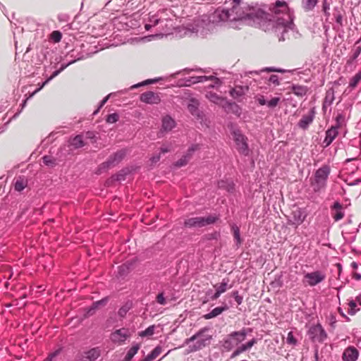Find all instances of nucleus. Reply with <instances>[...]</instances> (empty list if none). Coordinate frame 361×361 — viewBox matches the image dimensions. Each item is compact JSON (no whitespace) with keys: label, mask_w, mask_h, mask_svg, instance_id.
I'll use <instances>...</instances> for the list:
<instances>
[{"label":"nucleus","mask_w":361,"mask_h":361,"mask_svg":"<svg viewBox=\"0 0 361 361\" xmlns=\"http://www.w3.org/2000/svg\"><path fill=\"white\" fill-rule=\"evenodd\" d=\"M318 0H302V6L305 11L313 10L317 4Z\"/></svg>","instance_id":"31"},{"label":"nucleus","mask_w":361,"mask_h":361,"mask_svg":"<svg viewBox=\"0 0 361 361\" xmlns=\"http://www.w3.org/2000/svg\"><path fill=\"white\" fill-rule=\"evenodd\" d=\"M359 356L358 350L354 346H348L343 353V361H356Z\"/></svg>","instance_id":"21"},{"label":"nucleus","mask_w":361,"mask_h":361,"mask_svg":"<svg viewBox=\"0 0 361 361\" xmlns=\"http://www.w3.org/2000/svg\"><path fill=\"white\" fill-rule=\"evenodd\" d=\"M329 174L330 167L328 165H324L315 171L314 180L311 183L315 192H318L326 188Z\"/></svg>","instance_id":"4"},{"label":"nucleus","mask_w":361,"mask_h":361,"mask_svg":"<svg viewBox=\"0 0 361 361\" xmlns=\"http://www.w3.org/2000/svg\"><path fill=\"white\" fill-rule=\"evenodd\" d=\"M76 61L77 60H73V61H71L70 62H68V63L62 64L61 68L59 70L55 71L49 78H47L44 82H42L41 86L38 89H37L32 93V94H34L37 92L39 91L46 84H47L49 81H51L54 78L57 76L61 71H63L65 68H66L69 65L73 63Z\"/></svg>","instance_id":"22"},{"label":"nucleus","mask_w":361,"mask_h":361,"mask_svg":"<svg viewBox=\"0 0 361 361\" xmlns=\"http://www.w3.org/2000/svg\"><path fill=\"white\" fill-rule=\"evenodd\" d=\"M221 295V293L220 292H219L217 290H216V292L214 293V294L211 297L212 300H216L218 299L220 295Z\"/></svg>","instance_id":"63"},{"label":"nucleus","mask_w":361,"mask_h":361,"mask_svg":"<svg viewBox=\"0 0 361 361\" xmlns=\"http://www.w3.org/2000/svg\"><path fill=\"white\" fill-rule=\"evenodd\" d=\"M176 126L175 121L169 116L162 118L161 130L165 132L171 131Z\"/></svg>","instance_id":"25"},{"label":"nucleus","mask_w":361,"mask_h":361,"mask_svg":"<svg viewBox=\"0 0 361 361\" xmlns=\"http://www.w3.org/2000/svg\"><path fill=\"white\" fill-rule=\"evenodd\" d=\"M190 160H188L184 155L179 159L176 163L175 166L177 167H181L185 166Z\"/></svg>","instance_id":"51"},{"label":"nucleus","mask_w":361,"mask_h":361,"mask_svg":"<svg viewBox=\"0 0 361 361\" xmlns=\"http://www.w3.org/2000/svg\"><path fill=\"white\" fill-rule=\"evenodd\" d=\"M232 296L233 297L235 301L237 302L238 305H241L243 300V296L239 295L238 290H235L232 292Z\"/></svg>","instance_id":"50"},{"label":"nucleus","mask_w":361,"mask_h":361,"mask_svg":"<svg viewBox=\"0 0 361 361\" xmlns=\"http://www.w3.org/2000/svg\"><path fill=\"white\" fill-rule=\"evenodd\" d=\"M108 301L107 298H104L100 300L96 301L92 304V306L87 311V314H92L94 310L97 309L99 305H105Z\"/></svg>","instance_id":"38"},{"label":"nucleus","mask_w":361,"mask_h":361,"mask_svg":"<svg viewBox=\"0 0 361 361\" xmlns=\"http://www.w3.org/2000/svg\"><path fill=\"white\" fill-rule=\"evenodd\" d=\"M204 331H206V329H202L187 339L186 343L188 344L192 343V345H189L191 351L198 350L209 343L212 337L208 335H204Z\"/></svg>","instance_id":"6"},{"label":"nucleus","mask_w":361,"mask_h":361,"mask_svg":"<svg viewBox=\"0 0 361 361\" xmlns=\"http://www.w3.org/2000/svg\"><path fill=\"white\" fill-rule=\"evenodd\" d=\"M351 106H346L342 111H338L335 118V124L333 126L339 129L346 125L347 121L350 117Z\"/></svg>","instance_id":"12"},{"label":"nucleus","mask_w":361,"mask_h":361,"mask_svg":"<svg viewBox=\"0 0 361 361\" xmlns=\"http://www.w3.org/2000/svg\"><path fill=\"white\" fill-rule=\"evenodd\" d=\"M130 337L128 329L121 328L116 330L111 334V340L115 343L121 344L124 343Z\"/></svg>","instance_id":"13"},{"label":"nucleus","mask_w":361,"mask_h":361,"mask_svg":"<svg viewBox=\"0 0 361 361\" xmlns=\"http://www.w3.org/2000/svg\"><path fill=\"white\" fill-rule=\"evenodd\" d=\"M269 84H273L274 87L279 85V78L277 75H271L267 79Z\"/></svg>","instance_id":"45"},{"label":"nucleus","mask_w":361,"mask_h":361,"mask_svg":"<svg viewBox=\"0 0 361 361\" xmlns=\"http://www.w3.org/2000/svg\"><path fill=\"white\" fill-rule=\"evenodd\" d=\"M231 230L233 233V238L235 241L236 246L239 247L242 243V239L240 238V228L237 225L233 224L231 226Z\"/></svg>","instance_id":"29"},{"label":"nucleus","mask_w":361,"mask_h":361,"mask_svg":"<svg viewBox=\"0 0 361 361\" xmlns=\"http://www.w3.org/2000/svg\"><path fill=\"white\" fill-rule=\"evenodd\" d=\"M111 95V94H108L100 102L97 109L95 110L93 113L94 115L97 114L99 112V109L106 103Z\"/></svg>","instance_id":"54"},{"label":"nucleus","mask_w":361,"mask_h":361,"mask_svg":"<svg viewBox=\"0 0 361 361\" xmlns=\"http://www.w3.org/2000/svg\"><path fill=\"white\" fill-rule=\"evenodd\" d=\"M27 185V180H24L23 178H18L16 180L14 184V189L15 190L18 192L22 191L23 189L26 188Z\"/></svg>","instance_id":"35"},{"label":"nucleus","mask_w":361,"mask_h":361,"mask_svg":"<svg viewBox=\"0 0 361 361\" xmlns=\"http://www.w3.org/2000/svg\"><path fill=\"white\" fill-rule=\"evenodd\" d=\"M271 16L257 6L233 4L231 9L216 10L220 21L245 20L252 26H258L264 31L271 29L279 41L285 40V34L294 27V16L285 1H276L270 8Z\"/></svg>","instance_id":"1"},{"label":"nucleus","mask_w":361,"mask_h":361,"mask_svg":"<svg viewBox=\"0 0 361 361\" xmlns=\"http://www.w3.org/2000/svg\"><path fill=\"white\" fill-rule=\"evenodd\" d=\"M280 98L279 97H274L271 99H270L269 102H267V106L271 109L275 108L279 103Z\"/></svg>","instance_id":"48"},{"label":"nucleus","mask_w":361,"mask_h":361,"mask_svg":"<svg viewBox=\"0 0 361 361\" xmlns=\"http://www.w3.org/2000/svg\"><path fill=\"white\" fill-rule=\"evenodd\" d=\"M126 155V149H122L117 151L111 155L106 161L102 163L97 169L95 173L99 175L106 171L109 169L117 166L124 159Z\"/></svg>","instance_id":"5"},{"label":"nucleus","mask_w":361,"mask_h":361,"mask_svg":"<svg viewBox=\"0 0 361 361\" xmlns=\"http://www.w3.org/2000/svg\"><path fill=\"white\" fill-rule=\"evenodd\" d=\"M119 116L116 113L109 114L106 118L108 123H114L118 121Z\"/></svg>","instance_id":"44"},{"label":"nucleus","mask_w":361,"mask_h":361,"mask_svg":"<svg viewBox=\"0 0 361 361\" xmlns=\"http://www.w3.org/2000/svg\"><path fill=\"white\" fill-rule=\"evenodd\" d=\"M171 150V144L167 145H163L160 148V153L164 154L170 152Z\"/></svg>","instance_id":"59"},{"label":"nucleus","mask_w":361,"mask_h":361,"mask_svg":"<svg viewBox=\"0 0 361 361\" xmlns=\"http://www.w3.org/2000/svg\"><path fill=\"white\" fill-rule=\"evenodd\" d=\"M292 92L297 96H305L307 92V87L303 85H293L291 87Z\"/></svg>","instance_id":"28"},{"label":"nucleus","mask_w":361,"mask_h":361,"mask_svg":"<svg viewBox=\"0 0 361 361\" xmlns=\"http://www.w3.org/2000/svg\"><path fill=\"white\" fill-rule=\"evenodd\" d=\"M306 214L302 211L301 209H298L292 213V219L288 220V224L294 226L297 228L302 224L305 220Z\"/></svg>","instance_id":"18"},{"label":"nucleus","mask_w":361,"mask_h":361,"mask_svg":"<svg viewBox=\"0 0 361 361\" xmlns=\"http://www.w3.org/2000/svg\"><path fill=\"white\" fill-rule=\"evenodd\" d=\"M331 215L335 221L341 220L345 216L344 207L339 202L336 201L330 207Z\"/></svg>","instance_id":"17"},{"label":"nucleus","mask_w":361,"mask_h":361,"mask_svg":"<svg viewBox=\"0 0 361 361\" xmlns=\"http://www.w3.org/2000/svg\"><path fill=\"white\" fill-rule=\"evenodd\" d=\"M207 80L214 81V83L209 85V87H214L215 86H219L221 84L219 79L215 76L201 75V76H192V77H190V78H187L185 80V85L188 86V85H190L191 84L203 82Z\"/></svg>","instance_id":"11"},{"label":"nucleus","mask_w":361,"mask_h":361,"mask_svg":"<svg viewBox=\"0 0 361 361\" xmlns=\"http://www.w3.org/2000/svg\"><path fill=\"white\" fill-rule=\"evenodd\" d=\"M252 331V329L250 328H243L240 331L231 332L224 340L222 345L225 349L231 350L237 347L233 352L231 356V358H234L240 353L248 350L257 343V339L252 338L247 343L238 346L239 344L245 340L247 334Z\"/></svg>","instance_id":"2"},{"label":"nucleus","mask_w":361,"mask_h":361,"mask_svg":"<svg viewBox=\"0 0 361 361\" xmlns=\"http://www.w3.org/2000/svg\"><path fill=\"white\" fill-rule=\"evenodd\" d=\"M62 38V34L60 31L56 30L51 32V39L54 42H59L61 41Z\"/></svg>","instance_id":"46"},{"label":"nucleus","mask_w":361,"mask_h":361,"mask_svg":"<svg viewBox=\"0 0 361 361\" xmlns=\"http://www.w3.org/2000/svg\"><path fill=\"white\" fill-rule=\"evenodd\" d=\"M361 81V71L357 73L353 78H350L348 87L350 89H355L358 83Z\"/></svg>","instance_id":"33"},{"label":"nucleus","mask_w":361,"mask_h":361,"mask_svg":"<svg viewBox=\"0 0 361 361\" xmlns=\"http://www.w3.org/2000/svg\"><path fill=\"white\" fill-rule=\"evenodd\" d=\"M207 98L211 101L212 102L221 105L222 106L225 107L224 103L229 106H235L236 109H238V106L235 104V103L227 102L224 98L219 96L217 94L214 92H207L206 94Z\"/></svg>","instance_id":"16"},{"label":"nucleus","mask_w":361,"mask_h":361,"mask_svg":"<svg viewBox=\"0 0 361 361\" xmlns=\"http://www.w3.org/2000/svg\"><path fill=\"white\" fill-rule=\"evenodd\" d=\"M200 148V145L198 144H193L192 145L186 152V153L184 154V156L188 159L190 160L194 154V153L199 150Z\"/></svg>","instance_id":"37"},{"label":"nucleus","mask_w":361,"mask_h":361,"mask_svg":"<svg viewBox=\"0 0 361 361\" xmlns=\"http://www.w3.org/2000/svg\"><path fill=\"white\" fill-rule=\"evenodd\" d=\"M231 133L238 152L240 154L248 156L250 153V149L247 137L242 134L240 130L238 129L233 130Z\"/></svg>","instance_id":"8"},{"label":"nucleus","mask_w":361,"mask_h":361,"mask_svg":"<svg viewBox=\"0 0 361 361\" xmlns=\"http://www.w3.org/2000/svg\"><path fill=\"white\" fill-rule=\"evenodd\" d=\"M101 355V350L99 347L93 348L84 353L83 357L89 361H94Z\"/></svg>","instance_id":"24"},{"label":"nucleus","mask_w":361,"mask_h":361,"mask_svg":"<svg viewBox=\"0 0 361 361\" xmlns=\"http://www.w3.org/2000/svg\"><path fill=\"white\" fill-rule=\"evenodd\" d=\"M228 309V307L226 305L222 307H215L210 312L204 315V318L206 319H210L212 318L216 317L221 314L223 312L227 310Z\"/></svg>","instance_id":"26"},{"label":"nucleus","mask_w":361,"mask_h":361,"mask_svg":"<svg viewBox=\"0 0 361 361\" xmlns=\"http://www.w3.org/2000/svg\"><path fill=\"white\" fill-rule=\"evenodd\" d=\"M228 282V279H224L219 285L216 284L214 286V288L222 294L226 291Z\"/></svg>","instance_id":"34"},{"label":"nucleus","mask_w":361,"mask_h":361,"mask_svg":"<svg viewBox=\"0 0 361 361\" xmlns=\"http://www.w3.org/2000/svg\"><path fill=\"white\" fill-rule=\"evenodd\" d=\"M360 54H361V47L360 46L355 47V49H353V52L350 57V60L352 61H355L360 56Z\"/></svg>","instance_id":"52"},{"label":"nucleus","mask_w":361,"mask_h":361,"mask_svg":"<svg viewBox=\"0 0 361 361\" xmlns=\"http://www.w3.org/2000/svg\"><path fill=\"white\" fill-rule=\"evenodd\" d=\"M256 99L258 102V103L262 106L266 105L267 104V102L266 101L263 95L257 96Z\"/></svg>","instance_id":"58"},{"label":"nucleus","mask_w":361,"mask_h":361,"mask_svg":"<svg viewBox=\"0 0 361 361\" xmlns=\"http://www.w3.org/2000/svg\"><path fill=\"white\" fill-rule=\"evenodd\" d=\"M155 328V325H151L145 330L139 332V336L142 338L151 336L154 334Z\"/></svg>","instance_id":"40"},{"label":"nucleus","mask_w":361,"mask_h":361,"mask_svg":"<svg viewBox=\"0 0 361 361\" xmlns=\"http://www.w3.org/2000/svg\"><path fill=\"white\" fill-rule=\"evenodd\" d=\"M307 335L313 343H322L327 338V334L319 323L311 326L307 331Z\"/></svg>","instance_id":"10"},{"label":"nucleus","mask_w":361,"mask_h":361,"mask_svg":"<svg viewBox=\"0 0 361 361\" xmlns=\"http://www.w3.org/2000/svg\"><path fill=\"white\" fill-rule=\"evenodd\" d=\"M70 145L73 146L75 149L82 147L85 145L83 141V136L82 135H78L73 138L69 140Z\"/></svg>","instance_id":"27"},{"label":"nucleus","mask_w":361,"mask_h":361,"mask_svg":"<svg viewBox=\"0 0 361 361\" xmlns=\"http://www.w3.org/2000/svg\"><path fill=\"white\" fill-rule=\"evenodd\" d=\"M244 94V91L241 87L232 88L230 90V95L234 99H238Z\"/></svg>","instance_id":"41"},{"label":"nucleus","mask_w":361,"mask_h":361,"mask_svg":"<svg viewBox=\"0 0 361 361\" xmlns=\"http://www.w3.org/2000/svg\"><path fill=\"white\" fill-rule=\"evenodd\" d=\"M262 71H267V72H284L282 69H278L274 67H268L262 70Z\"/></svg>","instance_id":"60"},{"label":"nucleus","mask_w":361,"mask_h":361,"mask_svg":"<svg viewBox=\"0 0 361 361\" xmlns=\"http://www.w3.org/2000/svg\"><path fill=\"white\" fill-rule=\"evenodd\" d=\"M129 310L130 307L128 305H126L118 310V314L121 317H124Z\"/></svg>","instance_id":"53"},{"label":"nucleus","mask_w":361,"mask_h":361,"mask_svg":"<svg viewBox=\"0 0 361 361\" xmlns=\"http://www.w3.org/2000/svg\"><path fill=\"white\" fill-rule=\"evenodd\" d=\"M140 101L146 104H157L160 103L161 98L159 94L152 91H147L141 94Z\"/></svg>","instance_id":"15"},{"label":"nucleus","mask_w":361,"mask_h":361,"mask_svg":"<svg viewBox=\"0 0 361 361\" xmlns=\"http://www.w3.org/2000/svg\"><path fill=\"white\" fill-rule=\"evenodd\" d=\"M161 348L159 346L156 347L145 358L143 361H152V360L156 359L161 353Z\"/></svg>","instance_id":"36"},{"label":"nucleus","mask_w":361,"mask_h":361,"mask_svg":"<svg viewBox=\"0 0 361 361\" xmlns=\"http://www.w3.org/2000/svg\"><path fill=\"white\" fill-rule=\"evenodd\" d=\"M326 279V274L324 271L317 270L311 272H305L302 280V285L307 286H316L323 282Z\"/></svg>","instance_id":"7"},{"label":"nucleus","mask_w":361,"mask_h":361,"mask_svg":"<svg viewBox=\"0 0 361 361\" xmlns=\"http://www.w3.org/2000/svg\"><path fill=\"white\" fill-rule=\"evenodd\" d=\"M199 102L195 99H191L188 105V109L190 113L197 118H201V112L199 110Z\"/></svg>","instance_id":"23"},{"label":"nucleus","mask_w":361,"mask_h":361,"mask_svg":"<svg viewBox=\"0 0 361 361\" xmlns=\"http://www.w3.org/2000/svg\"><path fill=\"white\" fill-rule=\"evenodd\" d=\"M61 348H59L58 349L55 350L54 352L49 354L48 357L44 361H52L58 355H59L62 351Z\"/></svg>","instance_id":"47"},{"label":"nucleus","mask_w":361,"mask_h":361,"mask_svg":"<svg viewBox=\"0 0 361 361\" xmlns=\"http://www.w3.org/2000/svg\"><path fill=\"white\" fill-rule=\"evenodd\" d=\"M349 305V310L348 311V313L350 315H353L355 314L360 309L359 308H357V302L356 301L352 300L349 302L348 303Z\"/></svg>","instance_id":"42"},{"label":"nucleus","mask_w":361,"mask_h":361,"mask_svg":"<svg viewBox=\"0 0 361 361\" xmlns=\"http://www.w3.org/2000/svg\"><path fill=\"white\" fill-rule=\"evenodd\" d=\"M156 300L159 304L162 305H164L166 303V299L164 298L163 293H160L157 295Z\"/></svg>","instance_id":"56"},{"label":"nucleus","mask_w":361,"mask_h":361,"mask_svg":"<svg viewBox=\"0 0 361 361\" xmlns=\"http://www.w3.org/2000/svg\"><path fill=\"white\" fill-rule=\"evenodd\" d=\"M323 11L324 12V14L326 17H329L330 16V13H329V4H327V2L325 1L324 3H323Z\"/></svg>","instance_id":"57"},{"label":"nucleus","mask_w":361,"mask_h":361,"mask_svg":"<svg viewBox=\"0 0 361 361\" xmlns=\"http://www.w3.org/2000/svg\"><path fill=\"white\" fill-rule=\"evenodd\" d=\"M335 100V90L330 87L326 92L322 104V111L325 113L329 107H331Z\"/></svg>","instance_id":"20"},{"label":"nucleus","mask_w":361,"mask_h":361,"mask_svg":"<svg viewBox=\"0 0 361 361\" xmlns=\"http://www.w3.org/2000/svg\"><path fill=\"white\" fill-rule=\"evenodd\" d=\"M286 343L289 345H295L297 343V341L293 335V333L292 331H290L288 334L287 338H286Z\"/></svg>","instance_id":"49"},{"label":"nucleus","mask_w":361,"mask_h":361,"mask_svg":"<svg viewBox=\"0 0 361 361\" xmlns=\"http://www.w3.org/2000/svg\"><path fill=\"white\" fill-rule=\"evenodd\" d=\"M58 19L61 22H66L68 20V16L66 14H59L58 16Z\"/></svg>","instance_id":"61"},{"label":"nucleus","mask_w":361,"mask_h":361,"mask_svg":"<svg viewBox=\"0 0 361 361\" xmlns=\"http://www.w3.org/2000/svg\"><path fill=\"white\" fill-rule=\"evenodd\" d=\"M42 160L44 164L48 166H54L56 164L55 159H53L51 156H44L42 157Z\"/></svg>","instance_id":"43"},{"label":"nucleus","mask_w":361,"mask_h":361,"mask_svg":"<svg viewBox=\"0 0 361 361\" xmlns=\"http://www.w3.org/2000/svg\"><path fill=\"white\" fill-rule=\"evenodd\" d=\"M175 15L170 8H163L154 13H149L145 24L146 30L157 27V31L160 32H170L174 27L173 18Z\"/></svg>","instance_id":"3"},{"label":"nucleus","mask_w":361,"mask_h":361,"mask_svg":"<svg viewBox=\"0 0 361 361\" xmlns=\"http://www.w3.org/2000/svg\"><path fill=\"white\" fill-rule=\"evenodd\" d=\"M133 266V262L128 261L118 267V273L121 276L125 275Z\"/></svg>","instance_id":"39"},{"label":"nucleus","mask_w":361,"mask_h":361,"mask_svg":"<svg viewBox=\"0 0 361 361\" xmlns=\"http://www.w3.org/2000/svg\"><path fill=\"white\" fill-rule=\"evenodd\" d=\"M334 17L336 23L339 27L343 26V13L339 8H335L334 10Z\"/></svg>","instance_id":"30"},{"label":"nucleus","mask_w":361,"mask_h":361,"mask_svg":"<svg viewBox=\"0 0 361 361\" xmlns=\"http://www.w3.org/2000/svg\"><path fill=\"white\" fill-rule=\"evenodd\" d=\"M338 135V129L331 126L325 133V137L322 142L324 147H329Z\"/></svg>","instance_id":"19"},{"label":"nucleus","mask_w":361,"mask_h":361,"mask_svg":"<svg viewBox=\"0 0 361 361\" xmlns=\"http://www.w3.org/2000/svg\"><path fill=\"white\" fill-rule=\"evenodd\" d=\"M158 81V79H149V80H147L141 83H138V84H136V85H134L133 86H132V88H136V87H140L142 85H148V84H152V83H154L155 82Z\"/></svg>","instance_id":"55"},{"label":"nucleus","mask_w":361,"mask_h":361,"mask_svg":"<svg viewBox=\"0 0 361 361\" xmlns=\"http://www.w3.org/2000/svg\"><path fill=\"white\" fill-rule=\"evenodd\" d=\"M217 219V216L212 215H209L207 217H192L185 221L184 226L186 228H201L215 223Z\"/></svg>","instance_id":"9"},{"label":"nucleus","mask_w":361,"mask_h":361,"mask_svg":"<svg viewBox=\"0 0 361 361\" xmlns=\"http://www.w3.org/2000/svg\"><path fill=\"white\" fill-rule=\"evenodd\" d=\"M160 154L157 155H154L151 158V161L152 163H157L160 160Z\"/></svg>","instance_id":"62"},{"label":"nucleus","mask_w":361,"mask_h":361,"mask_svg":"<svg viewBox=\"0 0 361 361\" xmlns=\"http://www.w3.org/2000/svg\"><path fill=\"white\" fill-rule=\"evenodd\" d=\"M353 277L356 281H360L361 279V274L359 273H354Z\"/></svg>","instance_id":"64"},{"label":"nucleus","mask_w":361,"mask_h":361,"mask_svg":"<svg viewBox=\"0 0 361 361\" xmlns=\"http://www.w3.org/2000/svg\"><path fill=\"white\" fill-rule=\"evenodd\" d=\"M140 346L138 344L133 345L127 352L124 361H130L134 355L137 353Z\"/></svg>","instance_id":"32"},{"label":"nucleus","mask_w":361,"mask_h":361,"mask_svg":"<svg viewBox=\"0 0 361 361\" xmlns=\"http://www.w3.org/2000/svg\"><path fill=\"white\" fill-rule=\"evenodd\" d=\"M315 114V109L313 107L309 111L308 114L302 116L301 119L297 124L298 127L302 130H307L310 125L313 122Z\"/></svg>","instance_id":"14"}]
</instances>
